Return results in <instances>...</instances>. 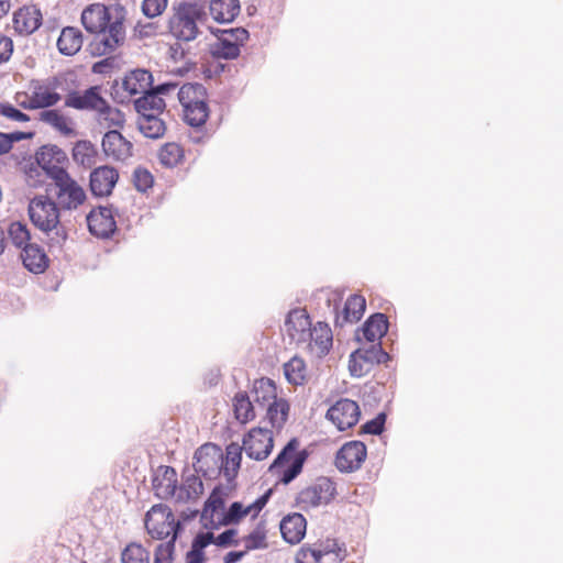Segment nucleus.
<instances>
[{"label": "nucleus", "mask_w": 563, "mask_h": 563, "mask_svg": "<svg viewBox=\"0 0 563 563\" xmlns=\"http://www.w3.org/2000/svg\"><path fill=\"white\" fill-rule=\"evenodd\" d=\"M84 43V36L79 29L66 26L62 30L57 40V47L60 54L65 56H74L77 54Z\"/></svg>", "instance_id": "nucleus-23"}, {"label": "nucleus", "mask_w": 563, "mask_h": 563, "mask_svg": "<svg viewBox=\"0 0 563 563\" xmlns=\"http://www.w3.org/2000/svg\"><path fill=\"white\" fill-rule=\"evenodd\" d=\"M15 100L18 104L25 110H37L36 107H33L35 102L33 101V97L30 92V89L24 92H18Z\"/></svg>", "instance_id": "nucleus-59"}, {"label": "nucleus", "mask_w": 563, "mask_h": 563, "mask_svg": "<svg viewBox=\"0 0 563 563\" xmlns=\"http://www.w3.org/2000/svg\"><path fill=\"white\" fill-rule=\"evenodd\" d=\"M87 223L91 234L98 238H109L115 230V221L109 208L90 211Z\"/></svg>", "instance_id": "nucleus-19"}, {"label": "nucleus", "mask_w": 563, "mask_h": 563, "mask_svg": "<svg viewBox=\"0 0 563 563\" xmlns=\"http://www.w3.org/2000/svg\"><path fill=\"white\" fill-rule=\"evenodd\" d=\"M176 534L166 543H161L155 550L154 563H172Z\"/></svg>", "instance_id": "nucleus-50"}, {"label": "nucleus", "mask_w": 563, "mask_h": 563, "mask_svg": "<svg viewBox=\"0 0 563 563\" xmlns=\"http://www.w3.org/2000/svg\"><path fill=\"white\" fill-rule=\"evenodd\" d=\"M366 457V446L361 441L345 443L336 453L335 466L341 472L358 470Z\"/></svg>", "instance_id": "nucleus-15"}, {"label": "nucleus", "mask_w": 563, "mask_h": 563, "mask_svg": "<svg viewBox=\"0 0 563 563\" xmlns=\"http://www.w3.org/2000/svg\"><path fill=\"white\" fill-rule=\"evenodd\" d=\"M153 489L155 495L161 499L175 497L177 494V474L170 466L162 467V473L153 478Z\"/></svg>", "instance_id": "nucleus-21"}, {"label": "nucleus", "mask_w": 563, "mask_h": 563, "mask_svg": "<svg viewBox=\"0 0 563 563\" xmlns=\"http://www.w3.org/2000/svg\"><path fill=\"white\" fill-rule=\"evenodd\" d=\"M361 411L357 402L342 398L332 405L327 412V418L340 430H346L355 426Z\"/></svg>", "instance_id": "nucleus-13"}, {"label": "nucleus", "mask_w": 563, "mask_h": 563, "mask_svg": "<svg viewBox=\"0 0 563 563\" xmlns=\"http://www.w3.org/2000/svg\"><path fill=\"white\" fill-rule=\"evenodd\" d=\"M9 235L14 245L21 247L22 250L26 244H31L30 241V232L25 224L21 222H12L9 227Z\"/></svg>", "instance_id": "nucleus-45"}, {"label": "nucleus", "mask_w": 563, "mask_h": 563, "mask_svg": "<svg viewBox=\"0 0 563 563\" xmlns=\"http://www.w3.org/2000/svg\"><path fill=\"white\" fill-rule=\"evenodd\" d=\"M186 563H203V551L191 545V550L186 556Z\"/></svg>", "instance_id": "nucleus-61"}, {"label": "nucleus", "mask_w": 563, "mask_h": 563, "mask_svg": "<svg viewBox=\"0 0 563 563\" xmlns=\"http://www.w3.org/2000/svg\"><path fill=\"white\" fill-rule=\"evenodd\" d=\"M21 258L26 269L34 274L43 273L48 264L44 251L36 244H26L21 252Z\"/></svg>", "instance_id": "nucleus-24"}, {"label": "nucleus", "mask_w": 563, "mask_h": 563, "mask_svg": "<svg viewBox=\"0 0 563 563\" xmlns=\"http://www.w3.org/2000/svg\"><path fill=\"white\" fill-rule=\"evenodd\" d=\"M388 360L389 355L380 344H371L369 347H361L350 355L349 371L354 377H363L375 364L386 363Z\"/></svg>", "instance_id": "nucleus-8"}, {"label": "nucleus", "mask_w": 563, "mask_h": 563, "mask_svg": "<svg viewBox=\"0 0 563 563\" xmlns=\"http://www.w3.org/2000/svg\"><path fill=\"white\" fill-rule=\"evenodd\" d=\"M139 131L148 139H159L165 134V121L158 114L140 115L137 119Z\"/></svg>", "instance_id": "nucleus-32"}, {"label": "nucleus", "mask_w": 563, "mask_h": 563, "mask_svg": "<svg viewBox=\"0 0 563 563\" xmlns=\"http://www.w3.org/2000/svg\"><path fill=\"white\" fill-rule=\"evenodd\" d=\"M216 538L212 532L199 533L192 541V547L203 551L206 547L211 543H214Z\"/></svg>", "instance_id": "nucleus-57"}, {"label": "nucleus", "mask_w": 563, "mask_h": 563, "mask_svg": "<svg viewBox=\"0 0 563 563\" xmlns=\"http://www.w3.org/2000/svg\"><path fill=\"white\" fill-rule=\"evenodd\" d=\"M385 419V413L377 415L376 418L362 426V432L367 434H380L384 429Z\"/></svg>", "instance_id": "nucleus-52"}, {"label": "nucleus", "mask_w": 563, "mask_h": 563, "mask_svg": "<svg viewBox=\"0 0 563 563\" xmlns=\"http://www.w3.org/2000/svg\"><path fill=\"white\" fill-rule=\"evenodd\" d=\"M307 528L306 519L300 514L286 516L280 522V532L284 540L290 544H296L305 537Z\"/></svg>", "instance_id": "nucleus-22"}, {"label": "nucleus", "mask_w": 563, "mask_h": 563, "mask_svg": "<svg viewBox=\"0 0 563 563\" xmlns=\"http://www.w3.org/2000/svg\"><path fill=\"white\" fill-rule=\"evenodd\" d=\"M218 57L233 59L239 56L240 47L231 38L222 36L213 52Z\"/></svg>", "instance_id": "nucleus-47"}, {"label": "nucleus", "mask_w": 563, "mask_h": 563, "mask_svg": "<svg viewBox=\"0 0 563 563\" xmlns=\"http://www.w3.org/2000/svg\"><path fill=\"white\" fill-rule=\"evenodd\" d=\"M119 179L118 170L112 166H100L90 174V189L95 196L104 197L112 192Z\"/></svg>", "instance_id": "nucleus-17"}, {"label": "nucleus", "mask_w": 563, "mask_h": 563, "mask_svg": "<svg viewBox=\"0 0 563 563\" xmlns=\"http://www.w3.org/2000/svg\"><path fill=\"white\" fill-rule=\"evenodd\" d=\"M2 115L16 122H27L30 121V117L19 109L14 108L12 104L3 103L2 107Z\"/></svg>", "instance_id": "nucleus-53"}, {"label": "nucleus", "mask_w": 563, "mask_h": 563, "mask_svg": "<svg viewBox=\"0 0 563 563\" xmlns=\"http://www.w3.org/2000/svg\"><path fill=\"white\" fill-rule=\"evenodd\" d=\"M13 52L12 40L0 35V64L8 62Z\"/></svg>", "instance_id": "nucleus-55"}, {"label": "nucleus", "mask_w": 563, "mask_h": 563, "mask_svg": "<svg viewBox=\"0 0 563 563\" xmlns=\"http://www.w3.org/2000/svg\"><path fill=\"white\" fill-rule=\"evenodd\" d=\"M249 514H252V507H244L241 503L235 501L222 517L219 516V525L228 526L236 523Z\"/></svg>", "instance_id": "nucleus-43"}, {"label": "nucleus", "mask_w": 563, "mask_h": 563, "mask_svg": "<svg viewBox=\"0 0 563 563\" xmlns=\"http://www.w3.org/2000/svg\"><path fill=\"white\" fill-rule=\"evenodd\" d=\"M235 419L241 423H247L256 417L257 407L245 391H239L232 399Z\"/></svg>", "instance_id": "nucleus-30"}, {"label": "nucleus", "mask_w": 563, "mask_h": 563, "mask_svg": "<svg viewBox=\"0 0 563 563\" xmlns=\"http://www.w3.org/2000/svg\"><path fill=\"white\" fill-rule=\"evenodd\" d=\"M66 81L65 75L58 74L45 79H32L30 81V92L35 102L33 107L36 109L47 110L56 106L62 99V95L57 91Z\"/></svg>", "instance_id": "nucleus-6"}, {"label": "nucleus", "mask_w": 563, "mask_h": 563, "mask_svg": "<svg viewBox=\"0 0 563 563\" xmlns=\"http://www.w3.org/2000/svg\"><path fill=\"white\" fill-rule=\"evenodd\" d=\"M244 543L246 551L266 548L267 543L265 532L260 528L255 529L245 538Z\"/></svg>", "instance_id": "nucleus-51"}, {"label": "nucleus", "mask_w": 563, "mask_h": 563, "mask_svg": "<svg viewBox=\"0 0 563 563\" xmlns=\"http://www.w3.org/2000/svg\"><path fill=\"white\" fill-rule=\"evenodd\" d=\"M236 533H238L236 530L228 529L216 538L214 543L219 547H228L231 544H236L238 542L233 540L234 537L236 536Z\"/></svg>", "instance_id": "nucleus-58"}, {"label": "nucleus", "mask_w": 563, "mask_h": 563, "mask_svg": "<svg viewBox=\"0 0 563 563\" xmlns=\"http://www.w3.org/2000/svg\"><path fill=\"white\" fill-rule=\"evenodd\" d=\"M101 140L103 154L109 161L129 164L134 156L133 143L123 136L117 128H110Z\"/></svg>", "instance_id": "nucleus-9"}, {"label": "nucleus", "mask_w": 563, "mask_h": 563, "mask_svg": "<svg viewBox=\"0 0 563 563\" xmlns=\"http://www.w3.org/2000/svg\"><path fill=\"white\" fill-rule=\"evenodd\" d=\"M168 0H143L142 13L150 19L159 16L167 8Z\"/></svg>", "instance_id": "nucleus-49"}, {"label": "nucleus", "mask_w": 563, "mask_h": 563, "mask_svg": "<svg viewBox=\"0 0 563 563\" xmlns=\"http://www.w3.org/2000/svg\"><path fill=\"white\" fill-rule=\"evenodd\" d=\"M13 29L21 35H30L42 24V13L35 5L20 8L13 14Z\"/></svg>", "instance_id": "nucleus-18"}, {"label": "nucleus", "mask_w": 563, "mask_h": 563, "mask_svg": "<svg viewBox=\"0 0 563 563\" xmlns=\"http://www.w3.org/2000/svg\"><path fill=\"white\" fill-rule=\"evenodd\" d=\"M310 329L311 321L306 310L294 309L289 311L285 320L284 331L291 343L298 346L307 343L311 339Z\"/></svg>", "instance_id": "nucleus-14"}, {"label": "nucleus", "mask_w": 563, "mask_h": 563, "mask_svg": "<svg viewBox=\"0 0 563 563\" xmlns=\"http://www.w3.org/2000/svg\"><path fill=\"white\" fill-rule=\"evenodd\" d=\"M134 107L140 115L145 114H158L161 115L166 107V103L158 93H155L153 90H148L143 93L142 97L134 101Z\"/></svg>", "instance_id": "nucleus-34"}, {"label": "nucleus", "mask_w": 563, "mask_h": 563, "mask_svg": "<svg viewBox=\"0 0 563 563\" xmlns=\"http://www.w3.org/2000/svg\"><path fill=\"white\" fill-rule=\"evenodd\" d=\"M64 104L78 111L93 112L97 122L103 128H122L125 123L124 113L108 102L100 86H91L84 91H68Z\"/></svg>", "instance_id": "nucleus-2"}, {"label": "nucleus", "mask_w": 563, "mask_h": 563, "mask_svg": "<svg viewBox=\"0 0 563 563\" xmlns=\"http://www.w3.org/2000/svg\"><path fill=\"white\" fill-rule=\"evenodd\" d=\"M55 186V202L63 211H73L79 209L87 199V195L81 185L74 179L69 173L60 174Z\"/></svg>", "instance_id": "nucleus-5"}, {"label": "nucleus", "mask_w": 563, "mask_h": 563, "mask_svg": "<svg viewBox=\"0 0 563 563\" xmlns=\"http://www.w3.org/2000/svg\"><path fill=\"white\" fill-rule=\"evenodd\" d=\"M366 308V300L361 295H352L347 298L343 312L336 316V324L343 325L345 322H357L364 314Z\"/></svg>", "instance_id": "nucleus-29"}, {"label": "nucleus", "mask_w": 563, "mask_h": 563, "mask_svg": "<svg viewBox=\"0 0 563 563\" xmlns=\"http://www.w3.org/2000/svg\"><path fill=\"white\" fill-rule=\"evenodd\" d=\"M133 183L139 191L145 192L147 189L152 188L154 178L147 169L137 167L133 172Z\"/></svg>", "instance_id": "nucleus-48"}, {"label": "nucleus", "mask_w": 563, "mask_h": 563, "mask_svg": "<svg viewBox=\"0 0 563 563\" xmlns=\"http://www.w3.org/2000/svg\"><path fill=\"white\" fill-rule=\"evenodd\" d=\"M239 0H211L209 10L211 16L219 23H230L240 13Z\"/></svg>", "instance_id": "nucleus-26"}, {"label": "nucleus", "mask_w": 563, "mask_h": 563, "mask_svg": "<svg viewBox=\"0 0 563 563\" xmlns=\"http://www.w3.org/2000/svg\"><path fill=\"white\" fill-rule=\"evenodd\" d=\"M177 97L183 108H187L194 102L207 100V92L201 84L189 82L178 89Z\"/></svg>", "instance_id": "nucleus-38"}, {"label": "nucleus", "mask_w": 563, "mask_h": 563, "mask_svg": "<svg viewBox=\"0 0 563 563\" xmlns=\"http://www.w3.org/2000/svg\"><path fill=\"white\" fill-rule=\"evenodd\" d=\"M178 85L174 82H165L156 86L152 89L155 93H158L159 97L168 95L169 92L176 91Z\"/></svg>", "instance_id": "nucleus-62"}, {"label": "nucleus", "mask_w": 563, "mask_h": 563, "mask_svg": "<svg viewBox=\"0 0 563 563\" xmlns=\"http://www.w3.org/2000/svg\"><path fill=\"white\" fill-rule=\"evenodd\" d=\"M333 551L331 545L323 549L302 548L297 555V563H319L323 555Z\"/></svg>", "instance_id": "nucleus-46"}, {"label": "nucleus", "mask_w": 563, "mask_h": 563, "mask_svg": "<svg viewBox=\"0 0 563 563\" xmlns=\"http://www.w3.org/2000/svg\"><path fill=\"white\" fill-rule=\"evenodd\" d=\"M387 330L388 321L383 313H375L371 316L361 329L364 339L372 344L382 339Z\"/></svg>", "instance_id": "nucleus-33"}, {"label": "nucleus", "mask_w": 563, "mask_h": 563, "mask_svg": "<svg viewBox=\"0 0 563 563\" xmlns=\"http://www.w3.org/2000/svg\"><path fill=\"white\" fill-rule=\"evenodd\" d=\"M97 155L95 144L87 140L76 142L73 148L74 161L85 168H90L96 164Z\"/></svg>", "instance_id": "nucleus-37"}, {"label": "nucleus", "mask_w": 563, "mask_h": 563, "mask_svg": "<svg viewBox=\"0 0 563 563\" xmlns=\"http://www.w3.org/2000/svg\"><path fill=\"white\" fill-rule=\"evenodd\" d=\"M224 500L219 493L216 490L209 496L208 500L205 504L203 511L201 514V520L205 522V527L208 528L210 522V527H217L219 525V516L222 517L224 511Z\"/></svg>", "instance_id": "nucleus-31"}, {"label": "nucleus", "mask_w": 563, "mask_h": 563, "mask_svg": "<svg viewBox=\"0 0 563 563\" xmlns=\"http://www.w3.org/2000/svg\"><path fill=\"white\" fill-rule=\"evenodd\" d=\"M176 523L172 511L162 505H155L146 514L145 528L154 539L163 540L176 534Z\"/></svg>", "instance_id": "nucleus-11"}, {"label": "nucleus", "mask_w": 563, "mask_h": 563, "mask_svg": "<svg viewBox=\"0 0 563 563\" xmlns=\"http://www.w3.org/2000/svg\"><path fill=\"white\" fill-rule=\"evenodd\" d=\"M218 448L214 444H205L200 446L194 454V467L197 472H201L203 474L207 473L211 463L214 462L213 456L211 454H216Z\"/></svg>", "instance_id": "nucleus-41"}, {"label": "nucleus", "mask_w": 563, "mask_h": 563, "mask_svg": "<svg viewBox=\"0 0 563 563\" xmlns=\"http://www.w3.org/2000/svg\"><path fill=\"white\" fill-rule=\"evenodd\" d=\"M185 121L195 128L206 123L209 117V107L207 100L194 102L190 107L183 108Z\"/></svg>", "instance_id": "nucleus-39"}, {"label": "nucleus", "mask_w": 563, "mask_h": 563, "mask_svg": "<svg viewBox=\"0 0 563 563\" xmlns=\"http://www.w3.org/2000/svg\"><path fill=\"white\" fill-rule=\"evenodd\" d=\"M122 563H150V552L141 544L131 543L122 552Z\"/></svg>", "instance_id": "nucleus-44"}, {"label": "nucleus", "mask_w": 563, "mask_h": 563, "mask_svg": "<svg viewBox=\"0 0 563 563\" xmlns=\"http://www.w3.org/2000/svg\"><path fill=\"white\" fill-rule=\"evenodd\" d=\"M243 445L240 446L239 444L232 443L227 448V460L231 462V464L235 467H240Z\"/></svg>", "instance_id": "nucleus-56"}, {"label": "nucleus", "mask_w": 563, "mask_h": 563, "mask_svg": "<svg viewBox=\"0 0 563 563\" xmlns=\"http://www.w3.org/2000/svg\"><path fill=\"white\" fill-rule=\"evenodd\" d=\"M152 74L146 69H135L125 76L122 86L131 96L145 93L151 89Z\"/></svg>", "instance_id": "nucleus-28"}, {"label": "nucleus", "mask_w": 563, "mask_h": 563, "mask_svg": "<svg viewBox=\"0 0 563 563\" xmlns=\"http://www.w3.org/2000/svg\"><path fill=\"white\" fill-rule=\"evenodd\" d=\"M40 121L52 126L64 136H74L76 134L73 128V121L57 109L43 110L40 113Z\"/></svg>", "instance_id": "nucleus-25"}, {"label": "nucleus", "mask_w": 563, "mask_h": 563, "mask_svg": "<svg viewBox=\"0 0 563 563\" xmlns=\"http://www.w3.org/2000/svg\"><path fill=\"white\" fill-rule=\"evenodd\" d=\"M181 157L183 150L177 143H167L158 152V159L166 167L176 166Z\"/></svg>", "instance_id": "nucleus-42"}, {"label": "nucleus", "mask_w": 563, "mask_h": 563, "mask_svg": "<svg viewBox=\"0 0 563 563\" xmlns=\"http://www.w3.org/2000/svg\"><path fill=\"white\" fill-rule=\"evenodd\" d=\"M246 552H247L246 550H244V551H231V552L225 554L224 562L225 563L239 562L240 560H242L244 558Z\"/></svg>", "instance_id": "nucleus-64"}, {"label": "nucleus", "mask_w": 563, "mask_h": 563, "mask_svg": "<svg viewBox=\"0 0 563 563\" xmlns=\"http://www.w3.org/2000/svg\"><path fill=\"white\" fill-rule=\"evenodd\" d=\"M286 379L292 385H300L306 377V365L302 358L294 356L284 365Z\"/></svg>", "instance_id": "nucleus-40"}, {"label": "nucleus", "mask_w": 563, "mask_h": 563, "mask_svg": "<svg viewBox=\"0 0 563 563\" xmlns=\"http://www.w3.org/2000/svg\"><path fill=\"white\" fill-rule=\"evenodd\" d=\"M311 339L302 345L308 347L316 356L327 355L332 346V331L324 322H318L310 329Z\"/></svg>", "instance_id": "nucleus-20"}, {"label": "nucleus", "mask_w": 563, "mask_h": 563, "mask_svg": "<svg viewBox=\"0 0 563 563\" xmlns=\"http://www.w3.org/2000/svg\"><path fill=\"white\" fill-rule=\"evenodd\" d=\"M334 494V483L327 477H320L314 484L299 493L297 501L302 509L314 508L329 504L333 499Z\"/></svg>", "instance_id": "nucleus-12"}, {"label": "nucleus", "mask_w": 563, "mask_h": 563, "mask_svg": "<svg viewBox=\"0 0 563 563\" xmlns=\"http://www.w3.org/2000/svg\"><path fill=\"white\" fill-rule=\"evenodd\" d=\"M80 20L87 32L99 35L90 44L92 55H110L123 45L125 41L123 7L93 3L82 11Z\"/></svg>", "instance_id": "nucleus-1"}, {"label": "nucleus", "mask_w": 563, "mask_h": 563, "mask_svg": "<svg viewBox=\"0 0 563 563\" xmlns=\"http://www.w3.org/2000/svg\"><path fill=\"white\" fill-rule=\"evenodd\" d=\"M206 21V12L198 3H180L169 20V31L177 40L194 41L199 31V24Z\"/></svg>", "instance_id": "nucleus-4"}, {"label": "nucleus", "mask_w": 563, "mask_h": 563, "mask_svg": "<svg viewBox=\"0 0 563 563\" xmlns=\"http://www.w3.org/2000/svg\"><path fill=\"white\" fill-rule=\"evenodd\" d=\"M274 448L273 432L266 428L251 429L243 439V450L255 461H263L269 456Z\"/></svg>", "instance_id": "nucleus-10"}, {"label": "nucleus", "mask_w": 563, "mask_h": 563, "mask_svg": "<svg viewBox=\"0 0 563 563\" xmlns=\"http://www.w3.org/2000/svg\"><path fill=\"white\" fill-rule=\"evenodd\" d=\"M27 211L34 227L49 236L52 246L60 247L67 233L60 224V209L55 200L46 195H37L30 200Z\"/></svg>", "instance_id": "nucleus-3"}, {"label": "nucleus", "mask_w": 563, "mask_h": 563, "mask_svg": "<svg viewBox=\"0 0 563 563\" xmlns=\"http://www.w3.org/2000/svg\"><path fill=\"white\" fill-rule=\"evenodd\" d=\"M35 159L38 167H41L53 181H56L57 176L59 177L60 174L68 173L60 166V163L66 159L65 153L55 145L41 147L40 151L36 152Z\"/></svg>", "instance_id": "nucleus-16"}, {"label": "nucleus", "mask_w": 563, "mask_h": 563, "mask_svg": "<svg viewBox=\"0 0 563 563\" xmlns=\"http://www.w3.org/2000/svg\"><path fill=\"white\" fill-rule=\"evenodd\" d=\"M263 409L266 410V419L273 428L280 430L287 421L289 404L284 398H277Z\"/></svg>", "instance_id": "nucleus-35"}, {"label": "nucleus", "mask_w": 563, "mask_h": 563, "mask_svg": "<svg viewBox=\"0 0 563 563\" xmlns=\"http://www.w3.org/2000/svg\"><path fill=\"white\" fill-rule=\"evenodd\" d=\"M202 493V481L196 475H189L184 479L183 485L177 488L176 500L179 503L196 500Z\"/></svg>", "instance_id": "nucleus-36"}, {"label": "nucleus", "mask_w": 563, "mask_h": 563, "mask_svg": "<svg viewBox=\"0 0 563 563\" xmlns=\"http://www.w3.org/2000/svg\"><path fill=\"white\" fill-rule=\"evenodd\" d=\"M136 31L141 37H151L157 34L158 25L154 22L137 23Z\"/></svg>", "instance_id": "nucleus-60"}, {"label": "nucleus", "mask_w": 563, "mask_h": 563, "mask_svg": "<svg viewBox=\"0 0 563 563\" xmlns=\"http://www.w3.org/2000/svg\"><path fill=\"white\" fill-rule=\"evenodd\" d=\"M297 448L298 441L296 439H291L269 466V472L277 474L282 467L290 463V465L284 471L280 477V481L284 484H289L302 471L303 463L307 459V453L305 451L297 452Z\"/></svg>", "instance_id": "nucleus-7"}, {"label": "nucleus", "mask_w": 563, "mask_h": 563, "mask_svg": "<svg viewBox=\"0 0 563 563\" xmlns=\"http://www.w3.org/2000/svg\"><path fill=\"white\" fill-rule=\"evenodd\" d=\"M12 148V140L7 133L0 132V155L8 153Z\"/></svg>", "instance_id": "nucleus-63"}, {"label": "nucleus", "mask_w": 563, "mask_h": 563, "mask_svg": "<svg viewBox=\"0 0 563 563\" xmlns=\"http://www.w3.org/2000/svg\"><path fill=\"white\" fill-rule=\"evenodd\" d=\"M222 36H227V37L231 38L233 43H236V45L240 46L247 40L249 32L243 27H236V29L224 30L222 32Z\"/></svg>", "instance_id": "nucleus-54"}, {"label": "nucleus", "mask_w": 563, "mask_h": 563, "mask_svg": "<svg viewBox=\"0 0 563 563\" xmlns=\"http://www.w3.org/2000/svg\"><path fill=\"white\" fill-rule=\"evenodd\" d=\"M253 401L258 408H264L277 399V387L275 383L266 377L256 379L252 388Z\"/></svg>", "instance_id": "nucleus-27"}]
</instances>
